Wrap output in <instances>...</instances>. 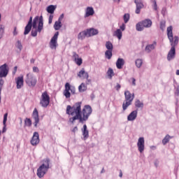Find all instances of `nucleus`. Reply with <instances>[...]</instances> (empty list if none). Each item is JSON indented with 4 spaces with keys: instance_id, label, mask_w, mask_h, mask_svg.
Returning a JSON list of instances; mask_svg holds the SVG:
<instances>
[{
    "instance_id": "f257e3e1",
    "label": "nucleus",
    "mask_w": 179,
    "mask_h": 179,
    "mask_svg": "<svg viewBox=\"0 0 179 179\" xmlns=\"http://www.w3.org/2000/svg\"><path fill=\"white\" fill-rule=\"evenodd\" d=\"M92 111V106L89 105H85L82 110V102H77L73 106L68 105L66 113L68 115H71V117L69 119V122L71 124H75V121L77 120L83 124L89 120Z\"/></svg>"
},
{
    "instance_id": "f03ea898",
    "label": "nucleus",
    "mask_w": 179,
    "mask_h": 179,
    "mask_svg": "<svg viewBox=\"0 0 179 179\" xmlns=\"http://www.w3.org/2000/svg\"><path fill=\"white\" fill-rule=\"evenodd\" d=\"M37 22H38V33H41V30L43 29L44 22L43 20V15L40 17L36 16L34 17L33 20V17H30L28 24L26 25L24 28V36L29 34L31 31V27L34 29H37Z\"/></svg>"
},
{
    "instance_id": "7ed1b4c3",
    "label": "nucleus",
    "mask_w": 179,
    "mask_h": 179,
    "mask_svg": "<svg viewBox=\"0 0 179 179\" xmlns=\"http://www.w3.org/2000/svg\"><path fill=\"white\" fill-rule=\"evenodd\" d=\"M50 169V159L47 158L44 159V164L41 165L39 168L37 169L36 175L39 178H43L44 176L47 173V171H48V169Z\"/></svg>"
},
{
    "instance_id": "20e7f679",
    "label": "nucleus",
    "mask_w": 179,
    "mask_h": 179,
    "mask_svg": "<svg viewBox=\"0 0 179 179\" xmlns=\"http://www.w3.org/2000/svg\"><path fill=\"white\" fill-rule=\"evenodd\" d=\"M124 98L125 100L122 104L123 111H125V110L132 104V101H134V99H135V94H131V92L127 90L124 92Z\"/></svg>"
},
{
    "instance_id": "39448f33",
    "label": "nucleus",
    "mask_w": 179,
    "mask_h": 179,
    "mask_svg": "<svg viewBox=\"0 0 179 179\" xmlns=\"http://www.w3.org/2000/svg\"><path fill=\"white\" fill-rule=\"evenodd\" d=\"M166 33L169 42L171 43V46L176 48L178 45L179 38L177 36H173V27H168Z\"/></svg>"
},
{
    "instance_id": "423d86ee",
    "label": "nucleus",
    "mask_w": 179,
    "mask_h": 179,
    "mask_svg": "<svg viewBox=\"0 0 179 179\" xmlns=\"http://www.w3.org/2000/svg\"><path fill=\"white\" fill-rule=\"evenodd\" d=\"M152 20L150 19H145L138 23L136 25V29L137 31H142L143 29H149V27H152Z\"/></svg>"
},
{
    "instance_id": "0eeeda50",
    "label": "nucleus",
    "mask_w": 179,
    "mask_h": 179,
    "mask_svg": "<svg viewBox=\"0 0 179 179\" xmlns=\"http://www.w3.org/2000/svg\"><path fill=\"white\" fill-rule=\"evenodd\" d=\"M25 83L29 87H35L37 85V78L31 73H29L26 76Z\"/></svg>"
},
{
    "instance_id": "6e6552de",
    "label": "nucleus",
    "mask_w": 179,
    "mask_h": 179,
    "mask_svg": "<svg viewBox=\"0 0 179 179\" xmlns=\"http://www.w3.org/2000/svg\"><path fill=\"white\" fill-rule=\"evenodd\" d=\"M72 94H75L76 93V89L75 87L71 86V84L69 83H66L65 84V90L63 92L64 96H65L66 99H70L71 98V92Z\"/></svg>"
},
{
    "instance_id": "1a4fd4ad",
    "label": "nucleus",
    "mask_w": 179,
    "mask_h": 179,
    "mask_svg": "<svg viewBox=\"0 0 179 179\" xmlns=\"http://www.w3.org/2000/svg\"><path fill=\"white\" fill-rule=\"evenodd\" d=\"M40 104L44 108H47V107H48L50 105V95H48V92H47V91H45L43 93H42Z\"/></svg>"
},
{
    "instance_id": "9d476101",
    "label": "nucleus",
    "mask_w": 179,
    "mask_h": 179,
    "mask_svg": "<svg viewBox=\"0 0 179 179\" xmlns=\"http://www.w3.org/2000/svg\"><path fill=\"white\" fill-rule=\"evenodd\" d=\"M59 34V32H56L50 40V47L52 50H57V45H58V43H57V41L58 40Z\"/></svg>"
},
{
    "instance_id": "9b49d317",
    "label": "nucleus",
    "mask_w": 179,
    "mask_h": 179,
    "mask_svg": "<svg viewBox=\"0 0 179 179\" xmlns=\"http://www.w3.org/2000/svg\"><path fill=\"white\" fill-rule=\"evenodd\" d=\"M9 70L8 69V65L4 64L0 66V78H6Z\"/></svg>"
},
{
    "instance_id": "f8f14e48",
    "label": "nucleus",
    "mask_w": 179,
    "mask_h": 179,
    "mask_svg": "<svg viewBox=\"0 0 179 179\" xmlns=\"http://www.w3.org/2000/svg\"><path fill=\"white\" fill-rule=\"evenodd\" d=\"M38 143H40V136L38 135V132L35 131L31 139V145H32V146H37Z\"/></svg>"
},
{
    "instance_id": "ddd939ff",
    "label": "nucleus",
    "mask_w": 179,
    "mask_h": 179,
    "mask_svg": "<svg viewBox=\"0 0 179 179\" xmlns=\"http://www.w3.org/2000/svg\"><path fill=\"white\" fill-rule=\"evenodd\" d=\"M137 148L140 153H143L145 150V138L140 137L138 140Z\"/></svg>"
},
{
    "instance_id": "4468645a",
    "label": "nucleus",
    "mask_w": 179,
    "mask_h": 179,
    "mask_svg": "<svg viewBox=\"0 0 179 179\" xmlns=\"http://www.w3.org/2000/svg\"><path fill=\"white\" fill-rule=\"evenodd\" d=\"M32 117L34 120V127L37 128V125H38V124L40 123V117L38 116V110H37L36 108L34 109V111L32 113Z\"/></svg>"
},
{
    "instance_id": "2eb2a0df",
    "label": "nucleus",
    "mask_w": 179,
    "mask_h": 179,
    "mask_svg": "<svg viewBox=\"0 0 179 179\" xmlns=\"http://www.w3.org/2000/svg\"><path fill=\"white\" fill-rule=\"evenodd\" d=\"M134 3L136 5V13L139 15L141 13V9L143 8V3H142V0H134Z\"/></svg>"
},
{
    "instance_id": "dca6fc26",
    "label": "nucleus",
    "mask_w": 179,
    "mask_h": 179,
    "mask_svg": "<svg viewBox=\"0 0 179 179\" xmlns=\"http://www.w3.org/2000/svg\"><path fill=\"white\" fill-rule=\"evenodd\" d=\"M99 34V30L94 28H90L87 29V37H93V36H97Z\"/></svg>"
},
{
    "instance_id": "f3484780",
    "label": "nucleus",
    "mask_w": 179,
    "mask_h": 179,
    "mask_svg": "<svg viewBox=\"0 0 179 179\" xmlns=\"http://www.w3.org/2000/svg\"><path fill=\"white\" fill-rule=\"evenodd\" d=\"M83 136L84 141H86L89 138V130L87 129V126L86 124L83 125V127L81 129Z\"/></svg>"
},
{
    "instance_id": "a211bd4d",
    "label": "nucleus",
    "mask_w": 179,
    "mask_h": 179,
    "mask_svg": "<svg viewBox=\"0 0 179 179\" xmlns=\"http://www.w3.org/2000/svg\"><path fill=\"white\" fill-rule=\"evenodd\" d=\"M174 57H176V48L171 46L167 55L168 61H171Z\"/></svg>"
},
{
    "instance_id": "6ab92c4d",
    "label": "nucleus",
    "mask_w": 179,
    "mask_h": 179,
    "mask_svg": "<svg viewBox=\"0 0 179 179\" xmlns=\"http://www.w3.org/2000/svg\"><path fill=\"white\" fill-rule=\"evenodd\" d=\"M15 81L17 89H22V87H23V83H24V80H23V76L17 78Z\"/></svg>"
},
{
    "instance_id": "aec40b11",
    "label": "nucleus",
    "mask_w": 179,
    "mask_h": 179,
    "mask_svg": "<svg viewBox=\"0 0 179 179\" xmlns=\"http://www.w3.org/2000/svg\"><path fill=\"white\" fill-rule=\"evenodd\" d=\"M137 117H138V110H134L127 116V120L135 121Z\"/></svg>"
},
{
    "instance_id": "412c9836",
    "label": "nucleus",
    "mask_w": 179,
    "mask_h": 179,
    "mask_svg": "<svg viewBox=\"0 0 179 179\" xmlns=\"http://www.w3.org/2000/svg\"><path fill=\"white\" fill-rule=\"evenodd\" d=\"M78 78H83V79H89V73L85 71V69H82L78 73Z\"/></svg>"
},
{
    "instance_id": "4be33fe9",
    "label": "nucleus",
    "mask_w": 179,
    "mask_h": 179,
    "mask_svg": "<svg viewBox=\"0 0 179 179\" xmlns=\"http://www.w3.org/2000/svg\"><path fill=\"white\" fill-rule=\"evenodd\" d=\"M94 15V10L93 9V7H87L86 8L85 17H89V16H93Z\"/></svg>"
},
{
    "instance_id": "5701e85b",
    "label": "nucleus",
    "mask_w": 179,
    "mask_h": 179,
    "mask_svg": "<svg viewBox=\"0 0 179 179\" xmlns=\"http://www.w3.org/2000/svg\"><path fill=\"white\" fill-rule=\"evenodd\" d=\"M86 37H87V30L80 32L78 35V40H85V38H86Z\"/></svg>"
},
{
    "instance_id": "b1692460",
    "label": "nucleus",
    "mask_w": 179,
    "mask_h": 179,
    "mask_svg": "<svg viewBox=\"0 0 179 179\" xmlns=\"http://www.w3.org/2000/svg\"><path fill=\"white\" fill-rule=\"evenodd\" d=\"M124 62L123 59L119 58L116 62V66L117 69H122V66H124Z\"/></svg>"
},
{
    "instance_id": "393cba45",
    "label": "nucleus",
    "mask_w": 179,
    "mask_h": 179,
    "mask_svg": "<svg viewBox=\"0 0 179 179\" xmlns=\"http://www.w3.org/2000/svg\"><path fill=\"white\" fill-rule=\"evenodd\" d=\"M156 45H157L156 42H154L152 44L148 45L145 47V51H147V52H150V51H152V50H155Z\"/></svg>"
},
{
    "instance_id": "a878e982",
    "label": "nucleus",
    "mask_w": 179,
    "mask_h": 179,
    "mask_svg": "<svg viewBox=\"0 0 179 179\" xmlns=\"http://www.w3.org/2000/svg\"><path fill=\"white\" fill-rule=\"evenodd\" d=\"M86 90H87V85L83 83H81L78 87V92L83 93V92H86Z\"/></svg>"
},
{
    "instance_id": "bb28decb",
    "label": "nucleus",
    "mask_w": 179,
    "mask_h": 179,
    "mask_svg": "<svg viewBox=\"0 0 179 179\" xmlns=\"http://www.w3.org/2000/svg\"><path fill=\"white\" fill-rule=\"evenodd\" d=\"M113 36L118 38V40H121L122 38V31L121 29H117L113 34Z\"/></svg>"
},
{
    "instance_id": "cd10ccee",
    "label": "nucleus",
    "mask_w": 179,
    "mask_h": 179,
    "mask_svg": "<svg viewBox=\"0 0 179 179\" xmlns=\"http://www.w3.org/2000/svg\"><path fill=\"white\" fill-rule=\"evenodd\" d=\"M55 9H57V6L50 5L47 7L46 10L48 13H50L51 15H52V13H54V12L55 11Z\"/></svg>"
},
{
    "instance_id": "c85d7f7f",
    "label": "nucleus",
    "mask_w": 179,
    "mask_h": 179,
    "mask_svg": "<svg viewBox=\"0 0 179 179\" xmlns=\"http://www.w3.org/2000/svg\"><path fill=\"white\" fill-rule=\"evenodd\" d=\"M62 27V25L61 24V20L59 19L58 21H56L54 24V29L55 30H59Z\"/></svg>"
},
{
    "instance_id": "c756f323",
    "label": "nucleus",
    "mask_w": 179,
    "mask_h": 179,
    "mask_svg": "<svg viewBox=\"0 0 179 179\" xmlns=\"http://www.w3.org/2000/svg\"><path fill=\"white\" fill-rule=\"evenodd\" d=\"M6 121H8V113H6L3 115V124L4 125V127L3 129V132H6Z\"/></svg>"
},
{
    "instance_id": "7c9ffc66",
    "label": "nucleus",
    "mask_w": 179,
    "mask_h": 179,
    "mask_svg": "<svg viewBox=\"0 0 179 179\" xmlns=\"http://www.w3.org/2000/svg\"><path fill=\"white\" fill-rule=\"evenodd\" d=\"M171 136H170V135L167 134L164 139L162 140V144L163 145H167V143H169V142H170V140L171 139Z\"/></svg>"
},
{
    "instance_id": "2f4dec72",
    "label": "nucleus",
    "mask_w": 179,
    "mask_h": 179,
    "mask_svg": "<svg viewBox=\"0 0 179 179\" xmlns=\"http://www.w3.org/2000/svg\"><path fill=\"white\" fill-rule=\"evenodd\" d=\"M134 104L137 108H143V103L141 102L139 99H136Z\"/></svg>"
},
{
    "instance_id": "473e14b6",
    "label": "nucleus",
    "mask_w": 179,
    "mask_h": 179,
    "mask_svg": "<svg viewBox=\"0 0 179 179\" xmlns=\"http://www.w3.org/2000/svg\"><path fill=\"white\" fill-rule=\"evenodd\" d=\"M105 57L107 59H111V57H113V50H106L105 52Z\"/></svg>"
},
{
    "instance_id": "72a5a7b5",
    "label": "nucleus",
    "mask_w": 179,
    "mask_h": 179,
    "mask_svg": "<svg viewBox=\"0 0 179 179\" xmlns=\"http://www.w3.org/2000/svg\"><path fill=\"white\" fill-rule=\"evenodd\" d=\"M107 76L109 79H113V76H114V71L113 69L109 68L108 71H107Z\"/></svg>"
},
{
    "instance_id": "f704fd0d",
    "label": "nucleus",
    "mask_w": 179,
    "mask_h": 179,
    "mask_svg": "<svg viewBox=\"0 0 179 179\" xmlns=\"http://www.w3.org/2000/svg\"><path fill=\"white\" fill-rule=\"evenodd\" d=\"M106 48H107V50L113 51V43L110 41H107L106 43Z\"/></svg>"
},
{
    "instance_id": "c9c22d12",
    "label": "nucleus",
    "mask_w": 179,
    "mask_h": 179,
    "mask_svg": "<svg viewBox=\"0 0 179 179\" xmlns=\"http://www.w3.org/2000/svg\"><path fill=\"white\" fill-rule=\"evenodd\" d=\"M1 15L0 14V22H1ZM3 33H5V27L2 25H0V38H2L3 36Z\"/></svg>"
},
{
    "instance_id": "e433bc0d",
    "label": "nucleus",
    "mask_w": 179,
    "mask_h": 179,
    "mask_svg": "<svg viewBox=\"0 0 179 179\" xmlns=\"http://www.w3.org/2000/svg\"><path fill=\"white\" fill-rule=\"evenodd\" d=\"M31 124H32V122H31V120L30 118H28V117L25 118V120H24L25 127H31Z\"/></svg>"
},
{
    "instance_id": "4c0bfd02",
    "label": "nucleus",
    "mask_w": 179,
    "mask_h": 179,
    "mask_svg": "<svg viewBox=\"0 0 179 179\" xmlns=\"http://www.w3.org/2000/svg\"><path fill=\"white\" fill-rule=\"evenodd\" d=\"M142 64H143V61L141 59H138L136 60V66L137 68H141L142 66Z\"/></svg>"
},
{
    "instance_id": "58836bf2",
    "label": "nucleus",
    "mask_w": 179,
    "mask_h": 179,
    "mask_svg": "<svg viewBox=\"0 0 179 179\" xmlns=\"http://www.w3.org/2000/svg\"><path fill=\"white\" fill-rule=\"evenodd\" d=\"M74 62H76V64L78 65V66H80V65H82L83 62V60L81 57H78V59H76V60H74Z\"/></svg>"
},
{
    "instance_id": "ea45409f",
    "label": "nucleus",
    "mask_w": 179,
    "mask_h": 179,
    "mask_svg": "<svg viewBox=\"0 0 179 179\" xmlns=\"http://www.w3.org/2000/svg\"><path fill=\"white\" fill-rule=\"evenodd\" d=\"M15 46L17 47V48H18V50H20V51H22V48H23V45H22V42H20V41H17Z\"/></svg>"
},
{
    "instance_id": "a19ab883",
    "label": "nucleus",
    "mask_w": 179,
    "mask_h": 179,
    "mask_svg": "<svg viewBox=\"0 0 179 179\" xmlns=\"http://www.w3.org/2000/svg\"><path fill=\"white\" fill-rule=\"evenodd\" d=\"M124 22V23H127V22H129V14L126 13L123 16Z\"/></svg>"
},
{
    "instance_id": "79ce46f5",
    "label": "nucleus",
    "mask_w": 179,
    "mask_h": 179,
    "mask_svg": "<svg viewBox=\"0 0 179 179\" xmlns=\"http://www.w3.org/2000/svg\"><path fill=\"white\" fill-rule=\"evenodd\" d=\"M160 29L162 31L166 29V21L163 20L160 22Z\"/></svg>"
},
{
    "instance_id": "37998d69",
    "label": "nucleus",
    "mask_w": 179,
    "mask_h": 179,
    "mask_svg": "<svg viewBox=\"0 0 179 179\" xmlns=\"http://www.w3.org/2000/svg\"><path fill=\"white\" fill-rule=\"evenodd\" d=\"M3 83H4L3 79L0 78V103H1V93L2 92V87L3 86Z\"/></svg>"
},
{
    "instance_id": "c03bdc74",
    "label": "nucleus",
    "mask_w": 179,
    "mask_h": 179,
    "mask_svg": "<svg viewBox=\"0 0 179 179\" xmlns=\"http://www.w3.org/2000/svg\"><path fill=\"white\" fill-rule=\"evenodd\" d=\"M79 58V55L76 53V52H73V59L75 60L78 59Z\"/></svg>"
},
{
    "instance_id": "a18cd8bd",
    "label": "nucleus",
    "mask_w": 179,
    "mask_h": 179,
    "mask_svg": "<svg viewBox=\"0 0 179 179\" xmlns=\"http://www.w3.org/2000/svg\"><path fill=\"white\" fill-rule=\"evenodd\" d=\"M37 31H38V29L37 30H32L31 31V36H32V37L37 36Z\"/></svg>"
},
{
    "instance_id": "49530a36",
    "label": "nucleus",
    "mask_w": 179,
    "mask_h": 179,
    "mask_svg": "<svg viewBox=\"0 0 179 179\" xmlns=\"http://www.w3.org/2000/svg\"><path fill=\"white\" fill-rule=\"evenodd\" d=\"M52 19H54V15H50L49 16V20H48L49 24H51V23H52Z\"/></svg>"
},
{
    "instance_id": "de8ad7c7",
    "label": "nucleus",
    "mask_w": 179,
    "mask_h": 179,
    "mask_svg": "<svg viewBox=\"0 0 179 179\" xmlns=\"http://www.w3.org/2000/svg\"><path fill=\"white\" fill-rule=\"evenodd\" d=\"M125 27H126L125 24H122L120 27V29L122 30V31H124V30H125Z\"/></svg>"
},
{
    "instance_id": "09e8293b",
    "label": "nucleus",
    "mask_w": 179,
    "mask_h": 179,
    "mask_svg": "<svg viewBox=\"0 0 179 179\" xmlns=\"http://www.w3.org/2000/svg\"><path fill=\"white\" fill-rule=\"evenodd\" d=\"M13 36H17V27H14Z\"/></svg>"
},
{
    "instance_id": "8fccbe9b",
    "label": "nucleus",
    "mask_w": 179,
    "mask_h": 179,
    "mask_svg": "<svg viewBox=\"0 0 179 179\" xmlns=\"http://www.w3.org/2000/svg\"><path fill=\"white\" fill-rule=\"evenodd\" d=\"M33 72L38 73L39 72L38 67L34 66L33 67Z\"/></svg>"
},
{
    "instance_id": "3c124183",
    "label": "nucleus",
    "mask_w": 179,
    "mask_h": 179,
    "mask_svg": "<svg viewBox=\"0 0 179 179\" xmlns=\"http://www.w3.org/2000/svg\"><path fill=\"white\" fill-rule=\"evenodd\" d=\"M133 86H136V80L134 78H131Z\"/></svg>"
},
{
    "instance_id": "603ef678",
    "label": "nucleus",
    "mask_w": 179,
    "mask_h": 179,
    "mask_svg": "<svg viewBox=\"0 0 179 179\" xmlns=\"http://www.w3.org/2000/svg\"><path fill=\"white\" fill-rule=\"evenodd\" d=\"M71 132H73V134H76V132H78V127H75L72 130Z\"/></svg>"
},
{
    "instance_id": "864d4df0",
    "label": "nucleus",
    "mask_w": 179,
    "mask_h": 179,
    "mask_svg": "<svg viewBox=\"0 0 179 179\" xmlns=\"http://www.w3.org/2000/svg\"><path fill=\"white\" fill-rule=\"evenodd\" d=\"M115 89L116 90H120V89H121V85H120L119 83L117 84V85L115 86Z\"/></svg>"
},
{
    "instance_id": "5fc2aeb1",
    "label": "nucleus",
    "mask_w": 179,
    "mask_h": 179,
    "mask_svg": "<svg viewBox=\"0 0 179 179\" xmlns=\"http://www.w3.org/2000/svg\"><path fill=\"white\" fill-rule=\"evenodd\" d=\"M154 9L155 10H157V3H156V1H154Z\"/></svg>"
},
{
    "instance_id": "6e6d98bb",
    "label": "nucleus",
    "mask_w": 179,
    "mask_h": 179,
    "mask_svg": "<svg viewBox=\"0 0 179 179\" xmlns=\"http://www.w3.org/2000/svg\"><path fill=\"white\" fill-rule=\"evenodd\" d=\"M16 72H17V66H15L14 67V71H13V74L15 75V73H16Z\"/></svg>"
},
{
    "instance_id": "4d7b16f0",
    "label": "nucleus",
    "mask_w": 179,
    "mask_h": 179,
    "mask_svg": "<svg viewBox=\"0 0 179 179\" xmlns=\"http://www.w3.org/2000/svg\"><path fill=\"white\" fill-rule=\"evenodd\" d=\"M92 82V80H89L88 78L87 79V81H86V85H90Z\"/></svg>"
},
{
    "instance_id": "13d9d810",
    "label": "nucleus",
    "mask_w": 179,
    "mask_h": 179,
    "mask_svg": "<svg viewBox=\"0 0 179 179\" xmlns=\"http://www.w3.org/2000/svg\"><path fill=\"white\" fill-rule=\"evenodd\" d=\"M35 61H36V60H34V58H32V59H30L31 64H34Z\"/></svg>"
},
{
    "instance_id": "bf43d9fd",
    "label": "nucleus",
    "mask_w": 179,
    "mask_h": 179,
    "mask_svg": "<svg viewBox=\"0 0 179 179\" xmlns=\"http://www.w3.org/2000/svg\"><path fill=\"white\" fill-rule=\"evenodd\" d=\"M119 176H120V178L122 177V171H120V174H119Z\"/></svg>"
},
{
    "instance_id": "052dcab7",
    "label": "nucleus",
    "mask_w": 179,
    "mask_h": 179,
    "mask_svg": "<svg viewBox=\"0 0 179 179\" xmlns=\"http://www.w3.org/2000/svg\"><path fill=\"white\" fill-rule=\"evenodd\" d=\"M59 19H60V20H61V19H64V14H62Z\"/></svg>"
},
{
    "instance_id": "680f3d73",
    "label": "nucleus",
    "mask_w": 179,
    "mask_h": 179,
    "mask_svg": "<svg viewBox=\"0 0 179 179\" xmlns=\"http://www.w3.org/2000/svg\"><path fill=\"white\" fill-rule=\"evenodd\" d=\"M176 75L179 76V70L176 71Z\"/></svg>"
},
{
    "instance_id": "e2e57ef3",
    "label": "nucleus",
    "mask_w": 179,
    "mask_h": 179,
    "mask_svg": "<svg viewBox=\"0 0 179 179\" xmlns=\"http://www.w3.org/2000/svg\"><path fill=\"white\" fill-rule=\"evenodd\" d=\"M104 171H104V168H103L102 170H101V173H104Z\"/></svg>"
},
{
    "instance_id": "0e129e2a",
    "label": "nucleus",
    "mask_w": 179,
    "mask_h": 179,
    "mask_svg": "<svg viewBox=\"0 0 179 179\" xmlns=\"http://www.w3.org/2000/svg\"><path fill=\"white\" fill-rule=\"evenodd\" d=\"M116 2H120V0H115Z\"/></svg>"
},
{
    "instance_id": "69168bd1",
    "label": "nucleus",
    "mask_w": 179,
    "mask_h": 179,
    "mask_svg": "<svg viewBox=\"0 0 179 179\" xmlns=\"http://www.w3.org/2000/svg\"><path fill=\"white\" fill-rule=\"evenodd\" d=\"M0 135H1V131H0Z\"/></svg>"
}]
</instances>
